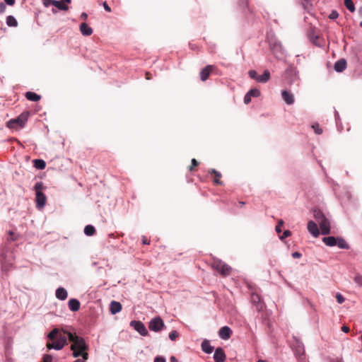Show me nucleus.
<instances>
[{
	"mask_svg": "<svg viewBox=\"0 0 362 362\" xmlns=\"http://www.w3.org/2000/svg\"><path fill=\"white\" fill-rule=\"evenodd\" d=\"M80 302L76 298H71L68 302V306L71 311L76 312L80 308Z\"/></svg>",
	"mask_w": 362,
	"mask_h": 362,
	"instance_id": "obj_16",
	"label": "nucleus"
},
{
	"mask_svg": "<svg viewBox=\"0 0 362 362\" xmlns=\"http://www.w3.org/2000/svg\"><path fill=\"white\" fill-rule=\"evenodd\" d=\"M178 336L179 333L176 330H173L169 333L168 337L170 340L175 341Z\"/></svg>",
	"mask_w": 362,
	"mask_h": 362,
	"instance_id": "obj_34",
	"label": "nucleus"
},
{
	"mask_svg": "<svg viewBox=\"0 0 362 362\" xmlns=\"http://www.w3.org/2000/svg\"><path fill=\"white\" fill-rule=\"evenodd\" d=\"M292 349L294 354L299 361H303L305 358V347L302 341L296 337H293L291 344Z\"/></svg>",
	"mask_w": 362,
	"mask_h": 362,
	"instance_id": "obj_3",
	"label": "nucleus"
},
{
	"mask_svg": "<svg viewBox=\"0 0 362 362\" xmlns=\"http://www.w3.org/2000/svg\"><path fill=\"white\" fill-rule=\"evenodd\" d=\"M251 300L258 312H261L263 310L264 305L258 294L252 293L251 296Z\"/></svg>",
	"mask_w": 362,
	"mask_h": 362,
	"instance_id": "obj_10",
	"label": "nucleus"
},
{
	"mask_svg": "<svg viewBox=\"0 0 362 362\" xmlns=\"http://www.w3.org/2000/svg\"><path fill=\"white\" fill-rule=\"evenodd\" d=\"M95 233V228H84V233L88 236H91Z\"/></svg>",
	"mask_w": 362,
	"mask_h": 362,
	"instance_id": "obj_32",
	"label": "nucleus"
},
{
	"mask_svg": "<svg viewBox=\"0 0 362 362\" xmlns=\"http://www.w3.org/2000/svg\"><path fill=\"white\" fill-rule=\"evenodd\" d=\"M153 362H166V360L163 356H158L154 358Z\"/></svg>",
	"mask_w": 362,
	"mask_h": 362,
	"instance_id": "obj_46",
	"label": "nucleus"
},
{
	"mask_svg": "<svg viewBox=\"0 0 362 362\" xmlns=\"http://www.w3.org/2000/svg\"><path fill=\"white\" fill-rule=\"evenodd\" d=\"M226 358V355L223 349L221 347L217 348L214 354V359L215 362H224Z\"/></svg>",
	"mask_w": 362,
	"mask_h": 362,
	"instance_id": "obj_13",
	"label": "nucleus"
},
{
	"mask_svg": "<svg viewBox=\"0 0 362 362\" xmlns=\"http://www.w3.org/2000/svg\"><path fill=\"white\" fill-rule=\"evenodd\" d=\"M213 70V66L211 65H208L206 66L204 69H202L200 72V77H201V79L204 81H206L210 73L211 72V71Z\"/></svg>",
	"mask_w": 362,
	"mask_h": 362,
	"instance_id": "obj_20",
	"label": "nucleus"
},
{
	"mask_svg": "<svg viewBox=\"0 0 362 362\" xmlns=\"http://www.w3.org/2000/svg\"><path fill=\"white\" fill-rule=\"evenodd\" d=\"M59 334H61L59 333V329L57 328H54L48 334L47 338L50 340H54L55 339H57V337Z\"/></svg>",
	"mask_w": 362,
	"mask_h": 362,
	"instance_id": "obj_27",
	"label": "nucleus"
},
{
	"mask_svg": "<svg viewBox=\"0 0 362 362\" xmlns=\"http://www.w3.org/2000/svg\"><path fill=\"white\" fill-rule=\"evenodd\" d=\"M66 334L69 341L71 343L70 349L72 351L74 358L81 357L84 360L88 359L89 345L86 343L85 339L76 334V332H67L62 329Z\"/></svg>",
	"mask_w": 362,
	"mask_h": 362,
	"instance_id": "obj_1",
	"label": "nucleus"
},
{
	"mask_svg": "<svg viewBox=\"0 0 362 362\" xmlns=\"http://www.w3.org/2000/svg\"><path fill=\"white\" fill-rule=\"evenodd\" d=\"M291 255L293 258H300L302 256L301 253L298 252H294Z\"/></svg>",
	"mask_w": 362,
	"mask_h": 362,
	"instance_id": "obj_47",
	"label": "nucleus"
},
{
	"mask_svg": "<svg viewBox=\"0 0 362 362\" xmlns=\"http://www.w3.org/2000/svg\"><path fill=\"white\" fill-rule=\"evenodd\" d=\"M165 327L164 322L160 316L152 318L148 322V329L155 332H160Z\"/></svg>",
	"mask_w": 362,
	"mask_h": 362,
	"instance_id": "obj_7",
	"label": "nucleus"
},
{
	"mask_svg": "<svg viewBox=\"0 0 362 362\" xmlns=\"http://www.w3.org/2000/svg\"><path fill=\"white\" fill-rule=\"evenodd\" d=\"M361 341H362V334H361Z\"/></svg>",
	"mask_w": 362,
	"mask_h": 362,
	"instance_id": "obj_60",
	"label": "nucleus"
},
{
	"mask_svg": "<svg viewBox=\"0 0 362 362\" xmlns=\"http://www.w3.org/2000/svg\"><path fill=\"white\" fill-rule=\"evenodd\" d=\"M202 350L206 354H211L214 351V346H211L207 339H204L201 344Z\"/></svg>",
	"mask_w": 362,
	"mask_h": 362,
	"instance_id": "obj_19",
	"label": "nucleus"
},
{
	"mask_svg": "<svg viewBox=\"0 0 362 362\" xmlns=\"http://www.w3.org/2000/svg\"><path fill=\"white\" fill-rule=\"evenodd\" d=\"M283 223H283V221H280L279 222V226H280L283 225Z\"/></svg>",
	"mask_w": 362,
	"mask_h": 362,
	"instance_id": "obj_57",
	"label": "nucleus"
},
{
	"mask_svg": "<svg viewBox=\"0 0 362 362\" xmlns=\"http://www.w3.org/2000/svg\"><path fill=\"white\" fill-rule=\"evenodd\" d=\"M4 1L9 6H13L15 3V0H4Z\"/></svg>",
	"mask_w": 362,
	"mask_h": 362,
	"instance_id": "obj_51",
	"label": "nucleus"
},
{
	"mask_svg": "<svg viewBox=\"0 0 362 362\" xmlns=\"http://www.w3.org/2000/svg\"><path fill=\"white\" fill-rule=\"evenodd\" d=\"M281 96L286 104L292 105L294 103V97L292 93L287 90H282Z\"/></svg>",
	"mask_w": 362,
	"mask_h": 362,
	"instance_id": "obj_17",
	"label": "nucleus"
},
{
	"mask_svg": "<svg viewBox=\"0 0 362 362\" xmlns=\"http://www.w3.org/2000/svg\"><path fill=\"white\" fill-rule=\"evenodd\" d=\"M52 356L49 354H45L42 362H52Z\"/></svg>",
	"mask_w": 362,
	"mask_h": 362,
	"instance_id": "obj_38",
	"label": "nucleus"
},
{
	"mask_svg": "<svg viewBox=\"0 0 362 362\" xmlns=\"http://www.w3.org/2000/svg\"><path fill=\"white\" fill-rule=\"evenodd\" d=\"M68 337L65 334H59L57 339L52 340V343H47L46 346L47 349L62 350L67 344Z\"/></svg>",
	"mask_w": 362,
	"mask_h": 362,
	"instance_id": "obj_6",
	"label": "nucleus"
},
{
	"mask_svg": "<svg viewBox=\"0 0 362 362\" xmlns=\"http://www.w3.org/2000/svg\"><path fill=\"white\" fill-rule=\"evenodd\" d=\"M71 0H62V1L57 0H50L49 3L54 6L57 7L58 9L62 11H68L69 7L66 4H70Z\"/></svg>",
	"mask_w": 362,
	"mask_h": 362,
	"instance_id": "obj_11",
	"label": "nucleus"
},
{
	"mask_svg": "<svg viewBox=\"0 0 362 362\" xmlns=\"http://www.w3.org/2000/svg\"><path fill=\"white\" fill-rule=\"evenodd\" d=\"M42 187H43V185L42 182H37L35 185V194H36V197H35L36 206L39 209H42L45 206V205L46 204V201H47L46 196L42 192Z\"/></svg>",
	"mask_w": 362,
	"mask_h": 362,
	"instance_id": "obj_5",
	"label": "nucleus"
},
{
	"mask_svg": "<svg viewBox=\"0 0 362 362\" xmlns=\"http://www.w3.org/2000/svg\"><path fill=\"white\" fill-rule=\"evenodd\" d=\"M360 25L362 28V21L360 23Z\"/></svg>",
	"mask_w": 362,
	"mask_h": 362,
	"instance_id": "obj_59",
	"label": "nucleus"
},
{
	"mask_svg": "<svg viewBox=\"0 0 362 362\" xmlns=\"http://www.w3.org/2000/svg\"><path fill=\"white\" fill-rule=\"evenodd\" d=\"M337 238V237L334 236L324 237L322 238V242L329 247H334L336 246Z\"/></svg>",
	"mask_w": 362,
	"mask_h": 362,
	"instance_id": "obj_22",
	"label": "nucleus"
},
{
	"mask_svg": "<svg viewBox=\"0 0 362 362\" xmlns=\"http://www.w3.org/2000/svg\"><path fill=\"white\" fill-rule=\"evenodd\" d=\"M344 5L351 13L355 11V6L352 0H344Z\"/></svg>",
	"mask_w": 362,
	"mask_h": 362,
	"instance_id": "obj_29",
	"label": "nucleus"
},
{
	"mask_svg": "<svg viewBox=\"0 0 362 362\" xmlns=\"http://www.w3.org/2000/svg\"><path fill=\"white\" fill-rule=\"evenodd\" d=\"M28 114L24 112L20 115L16 119H10L7 122V127L13 130H19L22 129L28 121Z\"/></svg>",
	"mask_w": 362,
	"mask_h": 362,
	"instance_id": "obj_2",
	"label": "nucleus"
},
{
	"mask_svg": "<svg viewBox=\"0 0 362 362\" xmlns=\"http://www.w3.org/2000/svg\"><path fill=\"white\" fill-rule=\"evenodd\" d=\"M346 67V62L345 59H340L334 64V70L337 72L343 71Z\"/></svg>",
	"mask_w": 362,
	"mask_h": 362,
	"instance_id": "obj_21",
	"label": "nucleus"
},
{
	"mask_svg": "<svg viewBox=\"0 0 362 362\" xmlns=\"http://www.w3.org/2000/svg\"><path fill=\"white\" fill-rule=\"evenodd\" d=\"M341 331L345 332V333H347L349 332V327L346 326V325H343L341 328Z\"/></svg>",
	"mask_w": 362,
	"mask_h": 362,
	"instance_id": "obj_49",
	"label": "nucleus"
},
{
	"mask_svg": "<svg viewBox=\"0 0 362 362\" xmlns=\"http://www.w3.org/2000/svg\"><path fill=\"white\" fill-rule=\"evenodd\" d=\"M315 216L317 221V223H315L313 221L308 222V226H329L330 223L329 220L325 217V216L321 211H316L315 214Z\"/></svg>",
	"mask_w": 362,
	"mask_h": 362,
	"instance_id": "obj_8",
	"label": "nucleus"
},
{
	"mask_svg": "<svg viewBox=\"0 0 362 362\" xmlns=\"http://www.w3.org/2000/svg\"><path fill=\"white\" fill-rule=\"evenodd\" d=\"M313 129L315 132L316 134H320L322 133V130L320 128L318 124H315L312 126Z\"/></svg>",
	"mask_w": 362,
	"mask_h": 362,
	"instance_id": "obj_39",
	"label": "nucleus"
},
{
	"mask_svg": "<svg viewBox=\"0 0 362 362\" xmlns=\"http://www.w3.org/2000/svg\"><path fill=\"white\" fill-rule=\"evenodd\" d=\"M18 234L13 230H9L8 232L7 240L8 241H14L18 239Z\"/></svg>",
	"mask_w": 362,
	"mask_h": 362,
	"instance_id": "obj_30",
	"label": "nucleus"
},
{
	"mask_svg": "<svg viewBox=\"0 0 362 362\" xmlns=\"http://www.w3.org/2000/svg\"><path fill=\"white\" fill-rule=\"evenodd\" d=\"M170 362H177V359L176 358L175 356H173L170 357Z\"/></svg>",
	"mask_w": 362,
	"mask_h": 362,
	"instance_id": "obj_54",
	"label": "nucleus"
},
{
	"mask_svg": "<svg viewBox=\"0 0 362 362\" xmlns=\"http://www.w3.org/2000/svg\"><path fill=\"white\" fill-rule=\"evenodd\" d=\"M275 230L279 236L281 235V233L282 232V228H275Z\"/></svg>",
	"mask_w": 362,
	"mask_h": 362,
	"instance_id": "obj_53",
	"label": "nucleus"
},
{
	"mask_svg": "<svg viewBox=\"0 0 362 362\" xmlns=\"http://www.w3.org/2000/svg\"><path fill=\"white\" fill-rule=\"evenodd\" d=\"M103 5V7H104L105 11H107V12H110L111 11V9H110V6L107 4L106 2H104Z\"/></svg>",
	"mask_w": 362,
	"mask_h": 362,
	"instance_id": "obj_50",
	"label": "nucleus"
},
{
	"mask_svg": "<svg viewBox=\"0 0 362 362\" xmlns=\"http://www.w3.org/2000/svg\"><path fill=\"white\" fill-rule=\"evenodd\" d=\"M130 326L133 327L136 332H138L141 336L145 337L148 334V332L146 326L141 321L132 320L130 322Z\"/></svg>",
	"mask_w": 362,
	"mask_h": 362,
	"instance_id": "obj_9",
	"label": "nucleus"
},
{
	"mask_svg": "<svg viewBox=\"0 0 362 362\" xmlns=\"http://www.w3.org/2000/svg\"><path fill=\"white\" fill-rule=\"evenodd\" d=\"M247 93H249L252 98V97L257 98L260 95V91H259V90H258L257 88L251 89L250 91L247 92Z\"/></svg>",
	"mask_w": 362,
	"mask_h": 362,
	"instance_id": "obj_33",
	"label": "nucleus"
},
{
	"mask_svg": "<svg viewBox=\"0 0 362 362\" xmlns=\"http://www.w3.org/2000/svg\"><path fill=\"white\" fill-rule=\"evenodd\" d=\"M211 267L223 276L229 275L232 270V268L229 265L218 258L213 259Z\"/></svg>",
	"mask_w": 362,
	"mask_h": 362,
	"instance_id": "obj_4",
	"label": "nucleus"
},
{
	"mask_svg": "<svg viewBox=\"0 0 362 362\" xmlns=\"http://www.w3.org/2000/svg\"><path fill=\"white\" fill-rule=\"evenodd\" d=\"M336 298H337V301L339 304L343 303L345 300L344 297L340 293H337L336 294Z\"/></svg>",
	"mask_w": 362,
	"mask_h": 362,
	"instance_id": "obj_37",
	"label": "nucleus"
},
{
	"mask_svg": "<svg viewBox=\"0 0 362 362\" xmlns=\"http://www.w3.org/2000/svg\"><path fill=\"white\" fill-rule=\"evenodd\" d=\"M34 163H35V167L39 170H43L46 166L45 162L41 159L35 160Z\"/></svg>",
	"mask_w": 362,
	"mask_h": 362,
	"instance_id": "obj_28",
	"label": "nucleus"
},
{
	"mask_svg": "<svg viewBox=\"0 0 362 362\" xmlns=\"http://www.w3.org/2000/svg\"><path fill=\"white\" fill-rule=\"evenodd\" d=\"M248 74L251 78L257 81V78H258V76H257L256 71L250 70V71H249Z\"/></svg>",
	"mask_w": 362,
	"mask_h": 362,
	"instance_id": "obj_41",
	"label": "nucleus"
},
{
	"mask_svg": "<svg viewBox=\"0 0 362 362\" xmlns=\"http://www.w3.org/2000/svg\"><path fill=\"white\" fill-rule=\"evenodd\" d=\"M6 25L8 27H16L18 25V22L16 19L13 16H8L6 18Z\"/></svg>",
	"mask_w": 362,
	"mask_h": 362,
	"instance_id": "obj_26",
	"label": "nucleus"
},
{
	"mask_svg": "<svg viewBox=\"0 0 362 362\" xmlns=\"http://www.w3.org/2000/svg\"><path fill=\"white\" fill-rule=\"evenodd\" d=\"M192 164L193 166H196V165H197L198 163L196 159L193 158V159H192Z\"/></svg>",
	"mask_w": 362,
	"mask_h": 362,
	"instance_id": "obj_55",
	"label": "nucleus"
},
{
	"mask_svg": "<svg viewBox=\"0 0 362 362\" xmlns=\"http://www.w3.org/2000/svg\"><path fill=\"white\" fill-rule=\"evenodd\" d=\"M269 78L270 73L269 71L266 70L262 75L258 76V78H257V81L259 83H266L269 80Z\"/></svg>",
	"mask_w": 362,
	"mask_h": 362,
	"instance_id": "obj_24",
	"label": "nucleus"
},
{
	"mask_svg": "<svg viewBox=\"0 0 362 362\" xmlns=\"http://www.w3.org/2000/svg\"><path fill=\"white\" fill-rule=\"evenodd\" d=\"M80 31L84 36H89L93 33V29L86 23L80 25Z\"/></svg>",
	"mask_w": 362,
	"mask_h": 362,
	"instance_id": "obj_18",
	"label": "nucleus"
},
{
	"mask_svg": "<svg viewBox=\"0 0 362 362\" xmlns=\"http://www.w3.org/2000/svg\"><path fill=\"white\" fill-rule=\"evenodd\" d=\"M331 228H320V233L322 235H328L330 233Z\"/></svg>",
	"mask_w": 362,
	"mask_h": 362,
	"instance_id": "obj_40",
	"label": "nucleus"
},
{
	"mask_svg": "<svg viewBox=\"0 0 362 362\" xmlns=\"http://www.w3.org/2000/svg\"><path fill=\"white\" fill-rule=\"evenodd\" d=\"M232 329L228 327H222L218 331V337L223 340H228L232 335Z\"/></svg>",
	"mask_w": 362,
	"mask_h": 362,
	"instance_id": "obj_12",
	"label": "nucleus"
},
{
	"mask_svg": "<svg viewBox=\"0 0 362 362\" xmlns=\"http://www.w3.org/2000/svg\"><path fill=\"white\" fill-rule=\"evenodd\" d=\"M291 234V233L290 230H286L283 232V233L281 235H279V239L283 241L286 238L290 236Z\"/></svg>",
	"mask_w": 362,
	"mask_h": 362,
	"instance_id": "obj_36",
	"label": "nucleus"
},
{
	"mask_svg": "<svg viewBox=\"0 0 362 362\" xmlns=\"http://www.w3.org/2000/svg\"><path fill=\"white\" fill-rule=\"evenodd\" d=\"M122 306L119 302L112 300L110 305V310L112 314L115 315L122 310Z\"/></svg>",
	"mask_w": 362,
	"mask_h": 362,
	"instance_id": "obj_15",
	"label": "nucleus"
},
{
	"mask_svg": "<svg viewBox=\"0 0 362 362\" xmlns=\"http://www.w3.org/2000/svg\"><path fill=\"white\" fill-rule=\"evenodd\" d=\"M336 245L340 249L349 250V245L341 237H337Z\"/></svg>",
	"mask_w": 362,
	"mask_h": 362,
	"instance_id": "obj_23",
	"label": "nucleus"
},
{
	"mask_svg": "<svg viewBox=\"0 0 362 362\" xmlns=\"http://www.w3.org/2000/svg\"><path fill=\"white\" fill-rule=\"evenodd\" d=\"M25 97L28 100L30 101H38L40 99V96L33 92H27Z\"/></svg>",
	"mask_w": 362,
	"mask_h": 362,
	"instance_id": "obj_25",
	"label": "nucleus"
},
{
	"mask_svg": "<svg viewBox=\"0 0 362 362\" xmlns=\"http://www.w3.org/2000/svg\"><path fill=\"white\" fill-rule=\"evenodd\" d=\"M252 97L249 93H246V95L244 97V103L245 104H248L251 101Z\"/></svg>",
	"mask_w": 362,
	"mask_h": 362,
	"instance_id": "obj_45",
	"label": "nucleus"
},
{
	"mask_svg": "<svg viewBox=\"0 0 362 362\" xmlns=\"http://www.w3.org/2000/svg\"><path fill=\"white\" fill-rule=\"evenodd\" d=\"M141 243L143 245H149L151 243V240L145 235H143L141 237Z\"/></svg>",
	"mask_w": 362,
	"mask_h": 362,
	"instance_id": "obj_43",
	"label": "nucleus"
},
{
	"mask_svg": "<svg viewBox=\"0 0 362 362\" xmlns=\"http://www.w3.org/2000/svg\"><path fill=\"white\" fill-rule=\"evenodd\" d=\"M55 296L57 299L60 300H64L67 298L68 293L64 288L59 287L57 288Z\"/></svg>",
	"mask_w": 362,
	"mask_h": 362,
	"instance_id": "obj_14",
	"label": "nucleus"
},
{
	"mask_svg": "<svg viewBox=\"0 0 362 362\" xmlns=\"http://www.w3.org/2000/svg\"><path fill=\"white\" fill-rule=\"evenodd\" d=\"M308 229L310 233L315 238L320 235V228H308Z\"/></svg>",
	"mask_w": 362,
	"mask_h": 362,
	"instance_id": "obj_31",
	"label": "nucleus"
},
{
	"mask_svg": "<svg viewBox=\"0 0 362 362\" xmlns=\"http://www.w3.org/2000/svg\"><path fill=\"white\" fill-rule=\"evenodd\" d=\"M6 10V5L3 3L0 4V13H3Z\"/></svg>",
	"mask_w": 362,
	"mask_h": 362,
	"instance_id": "obj_48",
	"label": "nucleus"
},
{
	"mask_svg": "<svg viewBox=\"0 0 362 362\" xmlns=\"http://www.w3.org/2000/svg\"><path fill=\"white\" fill-rule=\"evenodd\" d=\"M331 362H344L341 358H336L332 360Z\"/></svg>",
	"mask_w": 362,
	"mask_h": 362,
	"instance_id": "obj_52",
	"label": "nucleus"
},
{
	"mask_svg": "<svg viewBox=\"0 0 362 362\" xmlns=\"http://www.w3.org/2000/svg\"><path fill=\"white\" fill-rule=\"evenodd\" d=\"M339 16L338 12L336 11H332V13L329 14V18L330 19H336Z\"/></svg>",
	"mask_w": 362,
	"mask_h": 362,
	"instance_id": "obj_44",
	"label": "nucleus"
},
{
	"mask_svg": "<svg viewBox=\"0 0 362 362\" xmlns=\"http://www.w3.org/2000/svg\"><path fill=\"white\" fill-rule=\"evenodd\" d=\"M211 172L214 173L216 176V178L214 179V182L216 184H220L221 182L219 181L218 178L221 177V174L219 173H218L217 171H216L215 170H211Z\"/></svg>",
	"mask_w": 362,
	"mask_h": 362,
	"instance_id": "obj_42",
	"label": "nucleus"
},
{
	"mask_svg": "<svg viewBox=\"0 0 362 362\" xmlns=\"http://www.w3.org/2000/svg\"><path fill=\"white\" fill-rule=\"evenodd\" d=\"M257 362H267V361H263V360H258Z\"/></svg>",
	"mask_w": 362,
	"mask_h": 362,
	"instance_id": "obj_58",
	"label": "nucleus"
},
{
	"mask_svg": "<svg viewBox=\"0 0 362 362\" xmlns=\"http://www.w3.org/2000/svg\"><path fill=\"white\" fill-rule=\"evenodd\" d=\"M81 18L82 19H86L87 18V14L86 13H83L81 15Z\"/></svg>",
	"mask_w": 362,
	"mask_h": 362,
	"instance_id": "obj_56",
	"label": "nucleus"
},
{
	"mask_svg": "<svg viewBox=\"0 0 362 362\" xmlns=\"http://www.w3.org/2000/svg\"><path fill=\"white\" fill-rule=\"evenodd\" d=\"M354 282L360 287H362V276L356 275L354 279Z\"/></svg>",
	"mask_w": 362,
	"mask_h": 362,
	"instance_id": "obj_35",
	"label": "nucleus"
}]
</instances>
